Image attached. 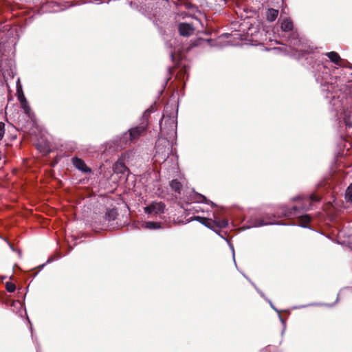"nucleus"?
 Returning <instances> with one entry per match:
<instances>
[{
  "label": "nucleus",
  "instance_id": "34",
  "mask_svg": "<svg viewBox=\"0 0 352 352\" xmlns=\"http://www.w3.org/2000/svg\"><path fill=\"white\" fill-rule=\"evenodd\" d=\"M325 71H326L325 73L323 72V74H324V76L327 78L329 76L328 72H327V69H325Z\"/></svg>",
  "mask_w": 352,
  "mask_h": 352
},
{
  "label": "nucleus",
  "instance_id": "14",
  "mask_svg": "<svg viewBox=\"0 0 352 352\" xmlns=\"http://www.w3.org/2000/svg\"><path fill=\"white\" fill-rule=\"evenodd\" d=\"M311 217L309 214L301 215L299 217V226L304 228H309L308 223L311 221Z\"/></svg>",
  "mask_w": 352,
  "mask_h": 352
},
{
  "label": "nucleus",
  "instance_id": "36",
  "mask_svg": "<svg viewBox=\"0 0 352 352\" xmlns=\"http://www.w3.org/2000/svg\"><path fill=\"white\" fill-rule=\"evenodd\" d=\"M8 244H9V245H10V248L12 249V250L14 251V248L12 246V245H11L10 243H8Z\"/></svg>",
  "mask_w": 352,
  "mask_h": 352
},
{
  "label": "nucleus",
  "instance_id": "4",
  "mask_svg": "<svg viewBox=\"0 0 352 352\" xmlns=\"http://www.w3.org/2000/svg\"><path fill=\"white\" fill-rule=\"evenodd\" d=\"M165 206L162 202H153L144 208L145 213L157 215L164 212Z\"/></svg>",
  "mask_w": 352,
  "mask_h": 352
},
{
  "label": "nucleus",
  "instance_id": "43",
  "mask_svg": "<svg viewBox=\"0 0 352 352\" xmlns=\"http://www.w3.org/2000/svg\"><path fill=\"white\" fill-rule=\"evenodd\" d=\"M170 70H171V69L169 67L168 68V72H170Z\"/></svg>",
  "mask_w": 352,
  "mask_h": 352
},
{
  "label": "nucleus",
  "instance_id": "9",
  "mask_svg": "<svg viewBox=\"0 0 352 352\" xmlns=\"http://www.w3.org/2000/svg\"><path fill=\"white\" fill-rule=\"evenodd\" d=\"M192 220L199 221L200 223L207 227L208 228H210L212 231H215L214 226H212V221L210 219L201 217L199 216H195L193 218H192Z\"/></svg>",
  "mask_w": 352,
  "mask_h": 352
},
{
  "label": "nucleus",
  "instance_id": "23",
  "mask_svg": "<svg viewBox=\"0 0 352 352\" xmlns=\"http://www.w3.org/2000/svg\"><path fill=\"white\" fill-rule=\"evenodd\" d=\"M345 199L347 201L352 202V184L349 185L346 190Z\"/></svg>",
  "mask_w": 352,
  "mask_h": 352
},
{
  "label": "nucleus",
  "instance_id": "12",
  "mask_svg": "<svg viewBox=\"0 0 352 352\" xmlns=\"http://www.w3.org/2000/svg\"><path fill=\"white\" fill-rule=\"evenodd\" d=\"M118 216V211L116 208H108L104 214V219L107 221H114Z\"/></svg>",
  "mask_w": 352,
  "mask_h": 352
},
{
  "label": "nucleus",
  "instance_id": "1",
  "mask_svg": "<svg viewBox=\"0 0 352 352\" xmlns=\"http://www.w3.org/2000/svg\"><path fill=\"white\" fill-rule=\"evenodd\" d=\"M177 117L175 113L171 115L164 113L160 122V137L174 140L177 135Z\"/></svg>",
  "mask_w": 352,
  "mask_h": 352
},
{
  "label": "nucleus",
  "instance_id": "11",
  "mask_svg": "<svg viewBox=\"0 0 352 352\" xmlns=\"http://www.w3.org/2000/svg\"><path fill=\"white\" fill-rule=\"evenodd\" d=\"M113 170L116 173L125 174L129 171L128 168L126 166L124 163L121 161L117 162L113 166Z\"/></svg>",
  "mask_w": 352,
  "mask_h": 352
},
{
  "label": "nucleus",
  "instance_id": "28",
  "mask_svg": "<svg viewBox=\"0 0 352 352\" xmlns=\"http://www.w3.org/2000/svg\"><path fill=\"white\" fill-rule=\"evenodd\" d=\"M5 133V124L2 122H0V140H2V138L4 136Z\"/></svg>",
  "mask_w": 352,
  "mask_h": 352
},
{
  "label": "nucleus",
  "instance_id": "6",
  "mask_svg": "<svg viewBox=\"0 0 352 352\" xmlns=\"http://www.w3.org/2000/svg\"><path fill=\"white\" fill-rule=\"evenodd\" d=\"M178 30L181 36H189L195 32L194 26L188 23H180L178 25Z\"/></svg>",
  "mask_w": 352,
  "mask_h": 352
},
{
  "label": "nucleus",
  "instance_id": "3",
  "mask_svg": "<svg viewBox=\"0 0 352 352\" xmlns=\"http://www.w3.org/2000/svg\"><path fill=\"white\" fill-rule=\"evenodd\" d=\"M173 141V140L160 137L155 144V157H160L162 160H166L171 153V142Z\"/></svg>",
  "mask_w": 352,
  "mask_h": 352
},
{
  "label": "nucleus",
  "instance_id": "25",
  "mask_svg": "<svg viewBox=\"0 0 352 352\" xmlns=\"http://www.w3.org/2000/svg\"><path fill=\"white\" fill-rule=\"evenodd\" d=\"M299 208L298 206H293L292 210H294V212H287L285 208H283V215L284 216H289V214H296L297 211L298 210Z\"/></svg>",
  "mask_w": 352,
  "mask_h": 352
},
{
  "label": "nucleus",
  "instance_id": "26",
  "mask_svg": "<svg viewBox=\"0 0 352 352\" xmlns=\"http://www.w3.org/2000/svg\"><path fill=\"white\" fill-rule=\"evenodd\" d=\"M6 287L8 292H14L16 289V286L11 282H7L6 283Z\"/></svg>",
  "mask_w": 352,
  "mask_h": 352
},
{
  "label": "nucleus",
  "instance_id": "24",
  "mask_svg": "<svg viewBox=\"0 0 352 352\" xmlns=\"http://www.w3.org/2000/svg\"><path fill=\"white\" fill-rule=\"evenodd\" d=\"M289 41L294 45H298L299 43V40L298 38V35L294 32L291 33V34L289 37Z\"/></svg>",
  "mask_w": 352,
  "mask_h": 352
},
{
  "label": "nucleus",
  "instance_id": "30",
  "mask_svg": "<svg viewBox=\"0 0 352 352\" xmlns=\"http://www.w3.org/2000/svg\"><path fill=\"white\" fill-rule=\"evenodd\" d=\"M351 120L352 121V117L351 116H349L348 118V120L346 119V118H345V122L347 125L350 126H352V124L351 123Z\"/></svg>",
  "mask_w": 352,
  "mask_h": 352
},
{
  "label": "nucleus",
  "instance_id": "42",
  "mask_svg": "<svg viewBox=\"0 0 352 352\" xmlns=\"http://www.w3.org/2000/svg\"><path fill=\"white\" fill-rule=\"evenodd\" d=\"M250 12H254V11H252V10H250Z\"/></svg>",
  "mask_w": 352,
  "mask_h": 352
},
{
  "label": "nucleus",
  "instance_id": "37",
  "mask_svg": "<svg viewBox=\"0 0 352 352\" xmlns=\"http://www.w3.org/2000/svg\"><path fill=\"white\" fill-rule=\"evenodd\" d=\"M53 260L51 259L50 258H49L47 261V263H50L51 261H52Z\"/></svg>",
  "mask_w": 352,
  "mask_h": 352
},
{
  "label": "nucleus",
  "instance_id": "19",
  "mask_svg": "<svg viewBox=\"0 0 352 352\" xmlns=\"http://www.w3.org/2000/svg\"><path fill=\"white\" fill-rule=\"evenodd\" d=\"M228 225V221L226 219L214 220L212 221V226L218 228H224Z\"/></svg>",
  "mask_w": 352,
  "mask_h": 352
},
{
  "label": "nucleus",
  "instance_id": "16",
  "mask_svg": "<svg viewBox=\"0 0 352 352\" xmlns=\"http://www.w3.org/2000/svg\"><path fill=\"white\" fill-rule=\"evenodd\" d=\"M280 28L283 32H290L293 29V23L289 19L284 20L281 23Z\"/></svg>",
  "mask_w": 352,
  "mask_h": 352
},
{
  "label": "nucleus",
  "instance_id": "33",
  "mask_svg": "<svg viewBox=\"0 0 352 352\" xmlns=\"http://www.w3.org/2000/svg\"><path fill=\"white\" fill-rule=\"evenodd\" d=\"M214 230H215V231H214V232L215 233H217V234L220 235V234H219V230H218V228H217V227H215V226H214Z\"/></svg>",
  "mask_w": 352,
  "mask_h": 352
},
{
  "label": "nucleus",
  "instance_id": "21",
  "mask_svg": "<svg viewBox=\"0 0 352 352\" xmlns=\"http://www.w3.org/2000/svg\"><path fill=\"white\" fill-rule=\"evenodd\" d=\"M250 283H251V284L254 287V288L256 289V291L260 294V295H261V296L264 299H265V300H266L270 303V305L271 307H272L274 310H275L276 312H278V313L279 314V311H278V309L274 307V305H273V303L272 302V301H271L270 300L267 299V298L265 297V294H263V292H261L260 289H258L256 287V285H254V283L251 282L250 280Z\"/></svg>",
  "mask_w": 352,
  "mask_h": 352
},
{
  "label": "nucleus",
  "instance_id": "18",
  "mask_svg": "<svg viewBox=\"0 0 352 352\" xmlns=\"http://www.w3.org/2000/svg\"><path fill=\"white\" fill-rule=\"evenodd\" d=\"M170 188L175 192L177 193H180L181 190L182 188V186L181 183L177 179H173L171 181L170 184Z\"/></svg>",
  "mask_w": 352,
  "mask_h": 352
},
{
  "label": "nucleus",
  "instance_id": "38",
  "mask_svg": "<svg viewBox=\"0 0 352 352\" xmlns=\"http://www.w3.org/2000/svg\"><path fill=\"white\" fill-rule=\"evenodd\" d=\"M251 15H246V16H244L245 18H248V17H250ZM241 17H243V16H242Z\"/></svg>",
  "mask_w": 352,
  "mask_h": 352
},
{
  "label": "nucleus",
  "instance_id": "2",
  "mask_svg": "<svg viewBox=\"0 0 352 352\" xmlns=\"http://www.w3.org/2000/svg\"><path fill=\"white\" fill-rule=\"evenodd\" d=\"M150 113V111L148 109L146 110L143 114L142 118L144 121H143L140 125L133 127L128 131V133H125L123 135V139L125 140L126 144H129L133 142L136 141L146 131L148 123V115Z\"/></svg>",
  "mask_w": 352,
  "mask_h": 352
},
{
  "label": "nucleus",
  "instance_id": "40",
  "mask_svg": "<svg viewBox=\"0 0 352 352\" xmlns=\"http://www.w3.org/2000/svg\"><path fill=\"white\" fill-rule=\"evenodd\" d=\"M244 12H248V9H245V10H244Z\"/></svg>",
  "mask_w": 352,
  "mask_h": 352
},
{
  "label": "nucleus",
  "instance_id": "5",
  "mask_svg": "<svg viewBox=\"0 0 352 352\" xmlns=\"http://www.w3.org/2000/svg\"><path fill=\"white\" fill-rule=\"evenodd\" d=\"M279 217L280 215H276L275 214H267L264 219H256L252 225V227H261L263 226H267V225H275V224H279L278 223H276L274 221V219L276 217Z\"/></svg>",
  "mask_w": 352,
  "mask_h": 352
},
{
  "label": "nucleus",
  "instance_id": "13",
  "mask_svg": "<svg viewBox=\"0 0 352 352\" xmlns=\"http://www.w3.org/2000/svg\"><path fill=\"white\" fill-rule=\"evenodd\" d=\"M278 14V10L274 8H269L266 12V17L268 21H274Z\"/></svg>",
  "mask_w": 352,
  "mask_h": 352
},
{
  "label": "nucleus",
  "instance_id": "7",
  "mask_svg": "<svg viewBox=\"0 0 352 352\" xmlns=\"http://www.w3.org/2000/svg\"><path fill=\"white\" fill-rule=\"evenodd\" d=\"M302 203L300 209L303 211H307L311 209L312 202L318 201L320 197L315 195H311L309 197L302 198Z\"/></svg>",
  "mask_w": 352,
  "mask_h": 352
},
{
  "label": "nucleus",
  "instance_id": "32",
  "mask_svg": "<svg viewBox=\"0 0 352 352\" xmlns=\"http://www.w3.org/2000/svg\"><path fill=\"white\" fill-rule=\"evenodd\" d=\"M279 318L280 320V322L283 323L284 328H285V323L283 319L282 318V317L280 316V315H279Z\"/></svg>",
  "mask_w": 352,
  "mask_h": 352
},
{
  "label": "nucleus",
  "instance_id": "35",
  "mask_svg": "<svg viewBox=\"0 0 352 352\" xmlns=\"http://www.w3.org/2000/svg\"><path fill=\"white\" fill-rule=\"evenodd\" d=\"M170 58L172 60H173V58H174V55H173V53H172V52L170 53Z\"/></svg>",
  "mask_w": 352,
  "mask_h": 352
},
{
  "label": "nucleus",
  "instance_id": "41",
  "mask_svg": "<svg viewBox=\"0 0 352 352\" xmlns=\"http://www.w3.org/2000/svg\"><path fill=\"white\" fill-rule=\"evenodd\" d=\"M243 276L246 278V279L249 280L248 277L243 274Z\"/></svg>",
  "mask_w": 352,
  "mask_h": 352
},
{
  "label": "nucleus",
  "instance_id": "44",
  "mask_svg": "<svg viewBox=\"0 0 352 352\" xmlns=\"http://www.w3.org/2000/svg\"><path fill=\"white\" fill-rule=\"evenodd\" d=\"M45 266V264H43L41 267H43Z\"/></svg>",
  "mask_w": 352,
  "mask_h": 352
},
{
  "label": "nucleus",
  "instance_id": "27",
  "mask_svg": "<svg viewBox=\"0 0 352 352\" xmlns=\"http://www.w3.org/2000/svg\"><path fill=\"white\" fill-rule=\"evenodd\" d=\"M318 305H325V306L331 307V305H329L328 304H321V303L314 302V303H310V304L305 305H300L298 307H295L294 309H300V308H305V307H307L309 306H318Z\"/></svg>",
  "mask_w": 352,
  "mask_h": 352
},
{
  "label": "nucleus",
  "instance_id": "29",
  "mask_svg": "<svg viewBox=\"0 0 352 352\" xmlns=\"http://www.w3.org/2000/svg\"><path fill=\"white\" fill-rule=\"evenodd\" d=\"M199 197H200V200L199 201L200 202H203V203H206V204H211L212 206L214 205L213 202L209 201L207 199V198L204 196V195H199Z\"/></svg>",
  "mask_w": 352,
  "mask_h": 352
},
{
  "label": "nucleus",
  "instance_id": "31",
  "mask_svg": "<svg viewBox=\"0 0 352 352\" xmlns=\"http://www.w3.org/2000/svg\"><path fill=\"white\" fill-rule=\"evenodd\" d=\"M230 248H231V249H232L233 260H234V263L236 264L235 257H234V247H233V245H230Z\"/></svg>",
  "mask_w": 352,
  "mask_h": 352
},
{
  "label": "nucleus",
  "instance_id": "8",
  "mask_svg": "<svg viewBox=\"0 0 352 352\" xmlns=\"http://www.w3.org/2000/svg\"><path fill=\"white\" fill-rule=\"evenodd\" d=\"M72 164L76 168H77L78 170H80L82 173H89L91 172V168L87 167L85 162L80 158L76 157H73Z\"/></svg>",
  "mask_w": 352,
  "mask_h": 352
},
{
  "label": "nucleus",
  "instance_id": "10",
  "mask_svg": "<svg viewBox=\"0 0 352 352\" xmlns=\"http://www.w3.org/2000/svg\"><path fill=\"white\" fill-rule=\"evenodd\" d=\"M316 80L320 83L322 88V91H327L328 92L331 91V89L332 88V85H329L328 83L326 84V81L324 80L326 79V77L322 76L320 79V73H316L315 74Z\"/></svg>",
  "mask_w": 352,
  "mask_h": 352
},
{
  "label": "nucleus",
  "instance_id": "22",
  "mask_svg": "<svg viewBox=\"0 0 352 352\" xmlns=\"http://www.w3.org/2000/svg\"><path fill=\"white\" fill-rule=\"evenodd\" d=\"M17 94H18V100L21 103V105L23 103L28 102L21 89V87H17Z\"/></svg>",
  "mask_w": 352,
  "mask_h": 352
},
{
  "label": "nucleus",
  "instance_id": "15",
  "mask_svg": "<svg viewBox=\"0 0 352 352\" xmlns=\"http://www.w3.org/2000/svg\"><path fill=\"white\" fill-rule=\"evenodd\" d=\"M325 55L330 59V60L335 64L340 65L339 63L341 60L339 54L336 52H327Z\"/></svg>",
  "mask_w": 352,
  "mask_h": 352
},
{
  "label": "nucleus",
  "instance_id": "20",
  "mask_svg": "<svg viewBox=\"0 0 352 352\" xmlns=\"http://www.w3.org/2000/svg\"><path fill=\"white\" fill-rule=\"evenodd\" d=\"M21 108L23 109L25 114L27 115V116L29 118L32 119V116H33V113L31 111V108L29 106L28 102H26L23 103V104H21Z\"/></svg>",
  "mask_w": 352,
  "mask_h": 352
},
{
  "label": "nucleus",
  "instance_id": "17",
  "mask_svg": "<svg viewBox=\"0 0 352 352\" xmlns=\"http://www.w3.org/2000/svg\"><path fill=\"white\" fill-rule=\"evenodd\" d=\"M142 227L146 229H159L161 228L160 223L153 221H146L142 223Z\"/></svg>",
  "mask_w": 352,
  "mask_h": 352
},
{
  "label": "nucleus",
  "instance_id": "39",
  "mask_svg": "<svg viewBox=\"0 0 352 352\" xmlns=\"http://www.w3.org/2000/svg\"><path fill=\"white\" fill-rule=\"evenodd\" d=\"M338 300H339V295L338 296V297H337V298H336V302H337Z\"/></svg>",
  "mask_w": 352,
  "mask_h": 352
}]
</instances>
